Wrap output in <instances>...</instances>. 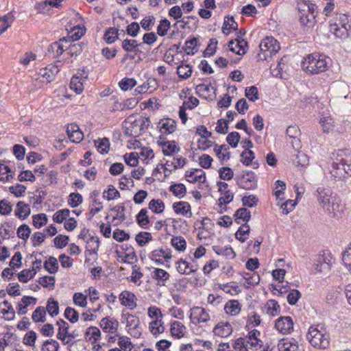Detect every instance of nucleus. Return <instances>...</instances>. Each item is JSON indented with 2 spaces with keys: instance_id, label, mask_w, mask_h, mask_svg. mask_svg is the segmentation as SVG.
I'll return each mask as SVG.
<instances>
[{
  "instance_id": "nucleus-39",
  "label": "nucleus",
  "mask_w": 351,
  "mask_h": 351,
  "mask_svg": "<svg viewBox=\"0 0 351 351\" xmlns=\"http://www.w3.org/2000/svg\"><path fill=\"white\" fill-rule=\"evenodd\" d=\"M14 20V16L12 13H8L3 16H0V21H3V24L0 27V35L5 32Z\"/></svg>"
},
{
  "instance_id": "nucleus-51",
  "label": "nucleus",
  "mask_w": 351,
  "mask_h": 351,
  "mask_svg": "<svg viewBox=\"0 0 351 351\" xmlns=\"http://www.w3.org/2000/svg\"><path fill=\"white\" fill-rule=\"evenodd\" d=\"M64 317L71 323H76L79 319V313L71 307H66L64 311Z\"/></svg>"
},
{
  "instance_id": "nucleus-59",
  "label": "nucleus",
  "mask_w": 351,
  "mask_h": 351,
  "mask_svg": "<svg viewBox=\"0 0 351 351\" xmlns=\"http://www.w3.org/2000/svg\"><path fill=\"white\" fill-rule=\"evenodd\" d=\"M47 223V215L44 213L38 214L33 216V225L36 228H40Z\"/></svg>"
},
{
  "instance_id": "nucleus-19",
  "label": "nucleus",
  "mask_w": 351,
  "mask_h": 351,
  "mask_svg": "<svg viewBox=\"0 0 351 351\" xmlns=\"http://www.w3.org/2000/svg\"><path fill=\"white\" fill-rule=\"evenodd\" d=\"M152 276L157 281L158 285L164 286L165 285L166 281L169 279L170 275L168 272L162 269L156 268L153 271Z\"/></svg>"
},
{
  "instance_id": "nucleus-31",
  "label": "nucleus",
  "mask_w": 351,
  "mask_h": 351,
  "mask_svg": "<svg viewBox=\"0 0 351 351\" xmlns=\"http://www.w3.org/2000/svg\"><path fill=\"white\" fill-rule=\"evenodd\" d=\"M224 310L229 315H237L241 311V305L237 300H230L226 304Z\"/></svg>"
},
{
  "instance_id": "nucleus-33",
  "label": "nucleus",
  "mask_w": 351,
  "mask_h": 351,
  "mask_svg": "<svg viewBox=\"0 0 351 351\" xmlns=\"http://www.w3.org/2000/svg\"><path fill=\"white\" fill-rule=\"evenodd\" d=\"M317 6L308 0H302L298 3V10L303 11L308 14H313L315 15V10Z\"/></svg>"
},
{
  "instance_id": "nucleus-32",
  "label": "nucleus",
  "mask_w": 351,
  "mask_h": 351,
  "mask_svg": "<svg viewBox=\"0 0 351 351\" xmlns=\"http://www.w3.org/2000/svg\"><path fill=\"white\" fill-rule=\"evenodd\" d=\"M213 248L218 255L224 256L228 258H234L236 256L233 249L230 246L220 247L216 245L213 246Z\"/></svg>"
},
{
  "instance_id": "nucleus-10",
  "label": "nucleus",
  "mask_w": 351,
  "mask_h": 351,
  "mask_svg": "<svg viewBox=\"0 0 351 351\" xmlns=\"http://www.w3.org/2000/svg\"><path fill=\"white\" fill-rule=\"evenodd\" d=\"M343 19H341V23L339 26L336 23L330 25V32L337 37L341 39L346 38L348 36V32L346 27L344 21L347 20L346 16L343 15Z\"/></svg>"
},
{
  "instance_id": "nucleus-6",
  "label": "nucleus",
  "mask_w": 351,
  "mask_h": 351,
  "mask_svg": "<svg viewBox=\"0 0 351 351\" xmlns=\"http://www.w3.org/2000/svg\"><path fill=\"white\" fill-rule=\"evenodd\" d=\"M331 59L324 54L313 53L304 57L301 61L302 64H308L314 66H328L330 64Z\"/></svg>"
},
{
  "instance_id": "nucleus-16",
  "label": "nucleus",
  "mask_w": 351,
  "mask_h": 351,
  "mask_svg": "<svg viewBox=\"0 0 351 351\" xmlns=\"http://www.w3.org/2000/svg\"><path fill=\"white\" fill-rule=\"evenodd\" d=\"M247 43L240 36H237V38L234 40H230L228 44L230 50L232 52H235L237 54L241 55L245 53V47L247 46Z\"/></svg>"
},
{
  "instance_id": "nucleus-50",
  "label": "nucleus",
  "mask_w": 351,
  "mask_h": 351,
  "mask_svg": "<svg viewBox=\"0 0 351 351\" xmlns=\"http://www.w3.org/2000/svg\"><path fill=\"white\" fill-rule=\"evenodd\" d=\"M58 326V332L57 334L58 339H62L63 336L66 337L69 332V325L63 319H60L57 322Z\"/></svg>"
},
{
  "instance_id": "nucleus-34",
  "label": "nucleus",
  "mask_w": 351,
  "mask_h": 351,
  "mask_svg": "<svg viewBox=\"0 0 351 351\" xmlns=\"http://www.w3.org/2000/svg\"><path fill=\"white\" fill-rule=\"evenodd\" d=\"M84 34V31L82 29L74 28L68 35L67 37H64L60 39V42H73L78 40Z\"/></svg>"
},
{
  "instance_id": "nucleus-12",
  "label": "nucleus",
  "mask_w": 351,
  "mask_h": 351,
  "mask_svg": "<svg viewBox=\"0 0 351 351\" xmlns=\"http://www.w3.org/2000/svg\"><path fill=\"white\" fill-rule=\"evenodd\" d=\"M191 319L193 322H206L210 319V316L205 308L195 306L191 309Z\"/></svg>"
},
{
  "instance_id": "nucleus-61",
  "label": "nucleus",
  "mask_w": 351,
  "mask_h": 351,
  "mask_svg": "<svg viewBox=\"0 0 351 351\" xmlns=\"http://www.w3.org/2000/svg\"><path fill=\"white\" fill-rule=\"evenodd\" d=\"M245 95L252 101H256L259 99L258 89L254 86L246 88Z\"/></svg>"
},
{
  "instance_id": "nucleus-5",
  "label": "nucleus",
  "mask_w": 351,
  "mask_h": 351,
  "mask_svg": "<svg viewBox=\"0 0 351 351\" xmlns=\"http://www.w3.org/2000/svg\"><path fill=\"white\" fill-rule=\"evenodd\" d=\"M235 180L237 185L245 190H252L257 186L255 173L252 171H247L241 176H237Z\"/></svg>"
},
{
  "instance_id": "nucleus-13",
  "label": "nucleus",
  "mask_w": 351,
  "mask_h": 351,
  "mask_svg": "<svg viewBox=\"0 0 351 351\" xmlns=\"http://www.w3.org/2000/svg\"><path fill=\"white\" fill-rule=\"evenodd\" d=\"M172 208L178 215L184 216L187 218L192 217L191 205L186 202L180 201L174 202L172 205Z\"/></svg>"
},
{
  "instance_id": "nucleus-2",
  "label": "nucleus",
  "mask_w": 351,
  "mask_h": 351,
  "mask_svg": "<svg viewBox=\"0 0 351 351\" xmlns=\"http://www.w3.org/2000/svg\"><path fill=\"white\" fill-rule=\"evenodd\" d=\"M332 176L338 180H344L347 176H351V150H339L332 164Z\"/></svg>"
},
{
  "instance_id": "nucleus-15",
  "label": "nucleus",
  "mask_w": 351,
  "mask_h": 351,
  "mask_svg": "<svg viewBox=\"0 0 351 351\" xmlns=\"http://www.w3.org/2000/svg\"><path fill=\"white\" fill-rule=\"evenodd\" d=\"M100 326L105 332L113 334L117 330L119 322L116 319L106 317L101 320Z\"/></svg>"
},
{
  "instance_id": "nucleus-62",
  "label": "nucleus",
  "mask_w": 351,
  "mask_h": 351,
  "mask_svg": "<svg viewBox=\"0 0 351 351\" xmlns=\"http://www.w3.org/2000/svg\"><path fill=\"white\" fill-rule=\"evenodd\" d=\"M242 163L246 166L252 163V160L254 158V153L248 149L243 151L241 154Z\"/></svg>"
},
{
  "instance_id": "nucleus-8",
  "label": "nucleus",
  "mask_w": 351,
  "mask_h": 351,
  "mask_svg": "<svg viewBox=\"0 0 351 351\" xmlns=\"http://www.w3.org/2000/svg\"><path fill=\"white\" fill-rule=\"evenodd\" d=\"M276 328L282 334H289L293 329V322L289 316L279 317L275 323Z\"/></svg>"
},
{
  "instance_id": "nucleus-22",
  "label": "nucleus",
  "mask_w": 351,
  "mask_h": 351,
  "mask_svg": "<svg viewBox=\"0 0 351 351\" xmlns=\"http://www.w3.org/2000/svg\"><path fill=\"white\" fill-rule=\"evenodd\" d=\"M31 210L29 206L23 202H19L16 204L15 215L21 219L23 220L30 215Z\"/></svg>"
},
{
  "instance_id": "nucleus-3",
  "label": "nucleus",
  "mask_w": 351,
  "mask_h": 351,
  "mask_svg": "<svg viewBox=\"0 0 351 351\" xmlns=\"http://www.w3.org/2000/svg\"><path fill=\"white\" fill-rule=\"evenodd\" d=\"M307 339L315 348L326 349L330 345V335L322 324L311 326L307 333Z\"/></svg>"
},
{
  "instance_id": "nucleus-23",
  "label": "nucleus",
  "mask_w": 351,
  "mask_h": 351,
  "mask_svg": "<svg viewBox=\"0 0 351 351\" xmlns=\"http://www.w3.org/2000/svg\"><path fill=\"white\" fill-rule=\"evenodd\" d=\"M214 151L221 162L226 161L230 158L229 147L226 145H215Z\"/></svg>"
},
{
  "instance_id": "nucleus-57",
  "label": "nucleus",
  "mask_w": 351,
  "mask_h": 351,
  "mask_svg": "<svg viewBox=\"0 0 351 351\" xmlns=\"http://www.w3.org/2000/svg\"><path fill=\"white\" fill-rule=\"evenodd\" d=\"M59 343L53 339H47L43 344L42 351H58Z\"/></svg>"
},
{
  "instance_id": "nucleus-17",
  "label": "nucleus",
  "mask_w": 351,
  "mask_h": 351,
  "mask_svg": "<svg viewBox=\"0 0 351 351\" xmlns=\"http://www.w3.org/2000/svg\"><path fill=\"white\" fill-rule=\"evenodd\" d=\"M185 176L186 180L191 183H204L206 181L205 173L203 170L199 169H196L191 171H186Z\"/></svg>"
},
{
  "instance_id": "nucleus-42",
  "label": "nucleus",
  "mask_w": 351,
  "mask_h": 351,
  "mask_svg": "<svg viewBox=\"0 0 351 351\" xmlns=\"http://www.w3.org/2000/svg\"><path fill=\"white\" fill-rule=\"evenodd\" d=\"M44 267L49 274H55L58 269V263L53 256H50L44 263Z\"/></svg>"
},
{
  "instance_id": "nucleus-43",
  "label": "nucleus",
  "mask_w": 351,
  "mask_h": 351,
  "mask_svg": "<svg viewBox=\"0 0 351 351\" xmlns=\"http://www.w3.org/2000/svg\"><path fill=\"white\" fill-rule=\"evenodd\" d=\"M45 310L51 317L56 316L59 313L58 302L54 300L53 298H49L47 301Z\"/></svg>"
},
{
  "instance_id": "nucleus-29",
  "label": "nucleus",
  "mask_w": 351,
  "mask_h": 351,
  "mask_svg": "<svg viewBox=\"0 0 351 351\" xmlns=\"http://www.w3.org/2000/svg\"><path fill=\"white\" fill-rule=\"evenodd\" d=\"M265 310L266 313L271 315L276 316L280 311V307L278 302L274 300H268L265 304Z\"/></svg>"
},
{
  "instance_id": "nucleus-14",
  "label": "nucleus",
  "mask_w": 351,
  "mask_h": 351,
  "mask_svg": "<svg viewBox=\"0 0 351 351\" xmlns=\"http://www.w3.org/2000/svg\"><path fill=\"white\" fill-rule=\"evenodd\" d=\"M66 133L69 139L74 143L80 142L83 138V132L80 130V127L75 123L68 125Z\"/></svg>"
},
{
  "instance_id": "nucleus-9",
  "label": "nucleus",
  "mask_w": 351,
  "mask_h": 351,
  "mask_svg": "<svg viewBox=\"0 0 351 351\" xmlns=\"http://www.w3.org/2000/svg\"><path fill=\"white\" fill-rule=\"evenodd\" d=\"M119 300L123 306H125L130 310H134L137 306L136 296L134 293L129 291H122L119 296Z\"/></svg>"
},
{
  "instance_id": "nucleus-24",
  "label": "nucleus",
  "mask_w": 351,
  "mask_h": 351,
  "mask_svg": "<svg viewBox=\"0 0 351 351\" xmlns=\"http://www.w3.org/2000/svg\"><path fill=\"white\" fill-rule=\"evenodd\" d=\"M238 29V24L234 21L233 16H226L223 25L222 27V32L224 34L228 35L232 30L236 31Z\"/></svg>"
},
{
  "instance_id": "nucleus-45",
  "label": "nucleus",
  "mask_w": 351,
  "mask_h": 351,
  "mask_svg": "<svg viewBox=\"0 0 351 351\" xmlns=\"http://www.w3.org/2000/svg\"><path fill=\"white\" fill-rule=\"evenodd\" d=\"M148 206L154 213H162L165 209V204L161 199H152Z\"/></svg>"
},
{
  "instance_id": "nucleus-63",
  "label": "nucleus",
  "mask_w": 351,
  "mask_h": 351,
  "mask_svg": "<svg viewBox=\"0 0 351 351\" xmlns=\"http://www.w3.org/2000/svg\"><path fill=\"white\" fill-rule=\"evenodd\" d=\"M169 28L170 22L166 19H162L157 27V34L160 36H164L167 34Z\"/></svg>"
},
{
  "instance_id": "nucleus-7",
  "label": "nucleus",
  "mask_w": 351,
  "mask_h": 351,
  "mask_svg": "<svg viewBox=\"0 0 351 351\" xmlns=\"http://www.w3.org/2000/svg\"><path fill=\"white\" fill-rule=\"evenodd\" d=\"M332 259L330 253L324 252L319 255L315 264V270L317 272L326 274L330 269Z\"/></svg>"
},
{
  "instance_id": "nucleus-49",
  "label": "nucleus",
  "mask_w": 351,
  "mask_h": 351,
  "mask_svg": "<svg viewBox=\"0 0 351 351\" xmlns=\"http://www.w3.org/2000/svg\"><path fill=\"white\" fill-rule=\"evenodd\" d=\"M135 239L138 245L143 247L152 239V237L149 232H141L136 236Z\"/></svg>"
},
{
  "instance_id": "nucleus-44",
  "label": "nucleus",
  "mask_w": 351,
  "mask_h": 351,
  "mask_svg": "<svg viewBox=\"0 0 351 351\" xmlns=\"http://www.w3.org/2000/svg\"><path fill=\"white\" fill-rule=\"evenodd\" d=\"M120 197V193L113 185H109L108 189L103 193V197L110 201Z\"/></svg>"
},
{
  "instance_id": "nucleus-1",
  "label": "nucleus",
  "mask_w": 351,
  "mask_h": 351,
  "mask_svg": "<svg viewBox=\"0 0 351 351\" xmlns=\"http://www.w3.org/2000/svg\"><path fill=\"white\" fill-rule=\"evenodd\" d=\"M318 205L331 217H335L339 211V203L335 194L325 187H318L315 192Z\"/></svg>"
},
{
  "instance_id": "nucleus-25",
  "label": "nucleus",
  "mask_w": 351,
  "mask_h": 351,
  "mask_svg": "<svg viewBox=\"0 0 351 351\" xmlns=\"http://www.w3.org/2000/svg\"><path fill=\"white\" fill-rule=\"evenodd\" d=\"M235 221L237 223H247L251 218L250 211L245 208L238 209L234 214Z\"/></svg>"
},
{
  "instance_id": "nucleus-56",
  "label": "nucleus",
  "mask_w": 351,
  "mask_h": 351,
  "mask_svg": "<svg viewBox=\"0 0 351 351\" xmlns=\"http://www.w3.org/2000/svg\"><path fill=\"white\" fill-rule=\"evenodd\" d=\"M69 214L70 211L67 208L59 210L53 215V220L56 223H60L69 216Z\"/></svg>"
},
{
  "instance_id": "nucleus-35",
  "label": "nucleus",
  "mask_w": 351,
  "mask_h": 351,
  "mask_svg": "<svg viewBox=\"0 0 351 351\" xmlns=\"http://www.w3.org/2000/svg\"><path fill=\"white\" fill-rule=\"evenodd\" d=\"M269 73L275 77L287 80L290 76L289 71L283 70L282 67H269Z\"/></svg>"
},
{
  "instance_id": "nucleus-48",
  "label": "nucleus",
  "mask_w": 351,
  "mask_h": 351,
  "mask_svg": "<svg viewBox=\"0 0 351 351\" xmlns=\"http://www.w3.org/2000/svg\"><path fill=\"white\" fill-rule=\"evenodd\" d=\"M147 213V211L146 209H141L136 215V221L138 224L143 228H146V226L149 223V217Z\"/></svg>"
},
{
  "instance_id": "nucleus-52",
  "label": "nucleus",
  "mask_w": 351,
  "mask_h": 351,
  "mask_svg": "<svg viewBox=\"0 0 351 351\" xmlns=\"http://www.w3.org/2000/svg\"><path fill=\"white\" fill-rule=\"evenodd\" d=\"M143 276V273L140 271L139 267L134 265L132 267V272L130 276V281L140 286L141 284V278Z\"/></svg>"
},
{
  "instance_id": "nucleus-4",
  "label": "nucleus",
  "mask_w": 351,
  "mask_h": 351,
  "mask_svg": "<svg viewBox=\"0 0 351 351\" xmlns=\"http://www.w3.org/2000/svg\"><path fill=\"white\" fill-rule=\"evenodd\" d=\"M259 47L261 52L257 56L258 60H266L267 62L268 59L271 58L280 49L278 42L272 37H266L263 39Z\"/></svg>"
},
{
  "instance_id": "nucleus-58",
  "label": "nucleus",
  "mask_w": 351,
  "mask_h": 351,
  "mask_svg": "<svg viewBox=\"0 0 351 351\" xmlns=\"http://www.w3.org/2000/svg\"><path fill=\"white\" fill-rule=\"evenodd\" d=\"M82 196L78 193H71L68 199V204L72 208H75L82 202Z\"/></svg>"
},
{
  "instance_id": "nucleus-47",
  "label": "nucleus",
  "mask_w": 351,
  "mask_h": 351,
  "mask_svg": "<svg viewBox=\"0 0 351 351\" xmlns=\"http://www.w3.org/2000/svg\"><path fill=\"white\" fill-rule=\"evenodd\" d=\"M171 243L177 250L183 252L186 247V242L182 237H174L171 239Z\"/></svg>"
},
{
  "instance_id": "nucleus-55",
  "label": "nucleus",
  "mask_w": 351,
  "mask_h": 351,
  "mask_svg": "<svg viewBox=\"0 0 351 351\" xmlns=\"http://www.w3.org/2000/svg\"><path fill=\"white\" fill-rule=\"evenodd\" d=\"M342 261L346 267L351 273V243L343 252Z\"/></svg>"
},
{
  "instance_id": "nucleus-20",
  "label": "nucleus",
  "mask_w": 351,
  "mask_h": 351,
  "mask_svg": "<svg viewBox=\"0 0 351 351\" xmlns=\"http://www.w3.org/2000/svg\"><path fill=\"white\" fill-rule=\"evenodd\" d=\"M59 72L58 67H42L38 75L45 79L47 82H51L55 78L56 74Z\"/></svg>"
},
{
  "instance_id": "nucleus-41",
  "label": "nucleus",
  "mask_w": 351,
  "mask_h": 351,
  "mask_svg": "<svg viewBox=\"0 0 351 351\" xmlns=\"http://www.w3.org/2000/svg\"><path fill=\"white\" fill-rule=\"evenodd\" d=\"M166 144H167L166 148L162 150L165 156H173L180 151V148L177 146L175 141H166Z\"/></svg>"
},
{
  "instance_id": "nucleus-60",
  "label": "nucleus",
  "mask_w": 351,
  "mask_h": 351,
  "mask_svg": "<svg viewBox=\"0 0 351 351\" xmlns=\"http://www.w3.org/2000/svg\"><path fill=\"white\" fill-rule=\"evenodd\" d=\"M118 38V30L114 28H108L105 34L104 39L107 43H113Z\"/></svg>"
},
{
  "instance_id": "nucleus-21",
  "label": "nucleus",
  "mask_w": 351,
  "mask_h": 351,
  "mask_svg": "<svg viewBox=\"0 0 351 351\" xmlns=\"http://www.w3.org/2000/svg\"><path fill=\"white\" fill-rule=\"evenodd\" d=\"M213 332L215 335L221 337H227L232 333V326L228 322L217 324Z\"/></svg>"
},
{
  "instance_id": "nucleus-53",
  "label": "nucleus",
  "mask_w": 351,
  "mask_h": 351,
  "mask_svg": "<svg viewBox=\"0 0 351 351\" xmlns=\"http://www.w3.org/2000/svg\"><path fill=\"white\" fill-rule=\"evenodd\" d=\"M136 84V82L134 78L124 77L119 83L121 90L126 91L132 89Z\"/></svg>"
},
{
  "instance_id": "nucleus-30",
  "label": "nucleus",
  "mask_w": 351,
  "mask_h": 351,
  "mask_svg": "<svg viewBox=\"0 0 351 351\" xmlns=\"http://www.w3.org/2000/svg\"><path fill=\"white\" fill-rule=\"evenodd\" d=\"M185 326L180 322L175 321L171 325V334L172 336L180 339L184 336Z\"/></svg>"
},
{
  "instance_id": "nucleus-27",
  "label": "nucleus",
  "mask_w": 351,
  "mask_h": 351,
  "mask_svg": "<svg viewBox=\"0 0 351 351\" xmlns=\"http://www.w3.org/2000/svg\"><path fill=\"white\" fill-rule=\"evenodd\" d=\"M176 264L178 265L177 271L181 274H189L197 270L196 267L190 266L189 263L182 258H180Z\"/></svg>"
},
{
  "instance_id": "nucleus-28",
  "label": "nucleus",
  "mask_w": 351,
  "mask_h": 351,
  "mask_svg": "<svg viewBox=\"0 0 351 351\" xmlns=\"http://www.w3.org/2000/svg\"><path fill=\"white\" fill-rule=\"evenodd\" d=\"M300 22L303 26L313 27L315 23V15L303 11H299Z\"/></svg>"
},
{
  "instance_id": "nucleus-26",
  "label": "nucleus",
  "mask_w": 351,
  "mask_h": 351,
  "mask_svg": "<svg viewBox=\"0 0 351 351\" xmlns=\"http://www.w3.org/2000/svg\"><path fill=\"white\" fill-rule=\"evenodd\" d=\"M143 47V43H137L136 40L125 39L122 42V47L128 52H134L136 54L140 51L139 47Z\"/></svg>"
},
{
  "instance_id": "nucleus-54",
  "label": "nucleus",
  "mask_w": 351,
  "mask_h": 351,
  "mask_svg": "<svg viewBox=\"0 0 351 351\" xmlns=\"http://www.w3.org/2000/svg\"><path fill=\"white\" fill-rule=\"evenodd\" d=\"M36 275V271L32 269H23L18 274L19 280L21 282H27L31 278Z\"/></svg>"
},
{
  "instance_id": "nucleus-38",
  "label": "nucleus",
  "mask_w": 351,
  "mask_h": 351,
  "mask_svg": "<svg viewBox=\"0 0 351 351\" xmlns=\"http://www.w3.org/2000/svg\"><path fill=\"white\" fill-rule=\"evenodd\" d=\"M95 146L98 151L102 154H107L110 149V141L108 138H99L95 141Z\"/></svg>"
},
{
  "instance_id": "nucleus-64",
  "label": "nucleus",
  "mask_w": 351,
  "mask_h": 351,
  "mask_svg": "<svg viewBox=\"0 0 351 351\" xmlns=\"http://www.w3.org/2000/svg\"><path fill=\"white\" fill-rule=\"evenodd\" d=\"M31 233V229L26 224H23L20 226L17 230V236L19 238L26 241Z\"/></svg>"
},
{
  "instance_id": "nucleus-18",
  "label": "nucleus",
  "mask_w": 351,
  "mask_h": 351,
  "mask_svg": "<svg viewBox=\"0 0 351 351\" xmlns=\"http://www.w3.org/2000/svg\"><path fill=\"white\" fill-rule=\"evenodd\" d=\"M278 348L279 351H297L298 344L294 339L285 338L279 341Z\"/></svg>"
},
{
  "instance_id": "nucleus-36",
  "label": "nucleus",
  "mask_w": 351,
  "mask_h": 351,
  "mask_svg": "<svg viewBox=\"0 0 351 351\" xmlns=\"http://www.w3.org/2000/svg\"><path fill=\"white\" fill-rule=\"evenodd\" d=\"M250 230V226L247 223H243L235 233L236 239L241 243L245 242L247 239Z\"/></svg>"
},
{
  "instance_id": "nucleus-40",
  "label": "nucleus",
  "mask_w": 351,
  "mask_h": 351,
  "mask_svg": "<svg viewBox=\"0 0 351 351\" xmlns=\"http://www.w3.org/2000/svg\"><path fill=\"white\" fill-rule=\"evenodd\" d=\"M46 310L43 306L37 307L33 312L32 318L35 322H45L46 320Z\"/></svg>"
},
{
  "instance_id": "nucleus-46",
  "label": "nucleus",
  "mask_w": 351,
  "mask_h": 351,
  "mask_svg": "<svg viewBox=\"0 0 351 351\" xmlns=\"http://www.w3.org/2000/svg\"><path fill=\"white\" fill-rule=\"evenodd\" d=\"M70 88L75 91L76 93L80 94L83 90V82L79 80V75L75 74L71 80Z\"/></svg>"
},
{
  "instance_id": "nucleus-37",
  "label": "nucleus",
  "mask_w": 351,
  "mask_h": 351,
  "mask_svg": "<svg viewBox=\"0 0 351 351\" xmlns=\"http://www.w3.org/2000/svg\"><path fill=\"white\" fill-rule=\"evenodd\" d=\"M169 191H171L176 197L181 199L185 196L186 193V189L183 184H174L170 186Z\"/></svg>"
},
{
  "instance_id": "nucleus-11",
  "label": "nucleus",
  "mask_w": 351,
  "mask_h": 351,
  "mask_svg": "<svg viewBox=\"0 0 351 351\" xmlns=\"http://www.w3.org/2000/svg\"><path fill=\"white\" fill-rule=\"evenodd\" d=\"M158 128L161 134H170L176 130V122L169 118L162 119L159 121Z\"/></svg>"
}]
</instances>
